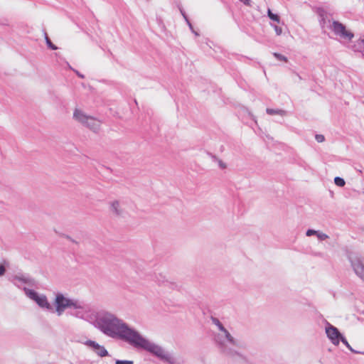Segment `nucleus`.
I'll return each instance as SVG.
<instances>
[{"label":"nucleus","mask_w":364,"mask_h":364,"mask_svg":"<svg viewBox=\"0 0 364 364\" xmlns=\"http://www.w3.org/2000/svg\"><path fill=\"white\" fill-rule=\"evenodd\" d=\"M347 257L355 274L364 281V257L360 253L353 252H349Z\"/></svg>","instance_id":"20e7f679"},{"label":"nucleus","mask_w":364,"mask_h":364,"mask_svg":"<svg viewBox=\"0 0 364 364\" xmlns=\"http://www.w3.org/2000/svg\"><path fill=\"white\" fill-rule=\"evenodd\" d=\"M296 75L298 76L299 80H302V77L301 76H300L299 74H296Z\"/></svg>","instance_id":"c9c22d12"},{"label":"nucleus","mask_w":364,"mask_h":364,"mask_svg":"<svg viewBox=\"0 0 364 364\" xmlns=\"http://www.w3.org/2000/svg\"><path fill=\"white\" fill-rule=\"evenodd\" d=\"M316 233H318V230H315L314 229H308L306 232V235L308 237H311L313 235L316 236Z\"/></svg>","instance_id":"bb28decb"},{"label":"nucleus","mask_w":364,"mask_h":364,"mask_svg":"<svg viewBox=\"0 0 364 364\" xmlns=\"http://www.w3.org/2000/svg\"><path fill=\"white\" fill-rule=\"evenodd\" d=\"M315 139L318 143H321L325 141V136L323 134H316Z\"/></svg>","instance_id":"cd10ccee"},{"label":"nucleus","mask_w":364,"mask_h":364,"mask_svg":"<svg viewBox=\"0 0 364 364\" xmlns=\"http://www.w3.org/2000/svg\"><path fill=\"white\" fill-rule=\"evenodd\" d=\"M55 311L58 316H61L64 311L68 308L82 309L85 308L83 301L65 297L63 294H56L55 299Z\"/></svg>","instance_id":"7ed1b4c3"},{"label":"nucleus","mask_w":364,"mask_h":364,"mask_svg":"<svg viewBox=\"0 0 364 364\" xmlns=\"http://www.w3.org/2000/svg\"><path fill=\"white\" fill-rule=\"evenodd\" d=\"M316 237H318V240H320L321 241L325 240L326 239L328 238V236L326 234L321 232L318 230V233H316Z\"/></svg>","instance_id":"393cba45"},{"label":"nucleus","mask_w":364,"mask_h":364,"mask_svg":"<svg viewBox=\"0 0 364 364\" xmlns=\"http://www.w3.org/2000/svg\"><path fill=\"white\" fill-rule=\"evenodd\" d=\"M330 28L337 36L342 39L351 41L354 37V33L346 29V26L338 21L333 20Z\"/></svg>","instance_id":"423d86ee"},{"label":"nucleus","mask_w":364,"mask_h":364,"mask_svg":"<svg viewBox=\"0 0 364 364\" xmlns=\"http://www.w3.org/2000/svg\"><path fill=\"white\" fill-rule=\"evenodd\" d=\"M95 353L99 355L100 357H106L109 356V352L105 348V346L100 345L99 348L95 351Z\"/></svg>","instance_id":"4468645a"},{"label":"nucleus","mask_w":364,"mask_h":364,"mask_svg":"<svg viewBox=\"0 0 364 364\" xmlns=\"http://www.w3.org/2000/svg\"><path fill=\"white\" fill-rule=\"evenodd\" d=\"M213 321L218 327L220 331H225V328L218 318H213Z\"/></svg>","instance_id":"4be33fe9"},{"label":"nucleus","mask_w":364,"mask_h":364,"mask_svg":"<svg viewBox=\"0 0 364 364\" xmlns=\"http://www.w3.org/2000/svg\"><path fill=\"white\" fill-rule=\"evenodd\" d=\"M340 342H342L347 347V348L348 350H350L352 353H356V354H363L364 355V352L358 351V350H355V349H353L351 347V346L348 343L347 339L346 338V337L343 335L340 338L339 343Z\"/></svg>","instance_id":"f8f14e48"},{"label":"nucleus","mask_w":364,"mask_h":364,"mask_svg":"<svg viewBox=\"0 0 364 364\" xmlns=\"http://www.w3.org/2000/svg\"><path fill=\"white\" fill-rule=\"evenodd\" d=\"M241 2H242L246 6H251L252 1L251 0H240Z\"/></svg>","instance_id":"7c9ffc66"},{"label":"nucleus","mask_w":364,"mask_h":364,"mask_svg":"<svg viewBox=\"0 0 364 364\" xmlns=\"http://www.w3.org/2000/svg\"><path fill=\"white\" fill-rule=\"evenodd\" d=\"M114 362H115V364H134V362L132 360H128L115 359Z\"/></svg>","instance_id":"b1692460"},{"label":"nucleus","mask_w":364,"mask_h":364,"mask_svg":"<svg viewBox=\"0 0 364 364\" xmlns=\"http://www.w3.org/2000/svg\"><path fill=\"white\" fill-rule=\"evenodd\" d=\"M211 156V157L214 159V160H218V165L220 166V168L222 169H224L226 168V164L221 160H219L217 159V157L215 156V155H213V154H210Z\"/></svg>","instance_id":"5701e85b"},{"label":"nucleus","mask_w":364,"mask_h":364,"mask_svg":"<svg viewBox=\"0 0 364 364\" xmlns=\"http://www.w3.org/2000/svg\"><path fill=\"white\" fill-rule=\"evenodd\" d=\"M185 21H186V23L188 24V26L189 28H190L191 30H193V25H192V23H191V21H190L189 18H188L185 19Z\"/></svg>","instance_id":"473e14b6"},{"label":"nucleus","mask_w":364,"mask_h":364,"mask_svg":"<svg viewBox=\"0 0 364 364\" xmlns=\"http://www.w3.org/2000/svg\"><path fill=\"white\" fill-rule=\"evenodd\" d=\"M354 52L363 53L364 51V38H359L351 46Z\"/></svg>","instance_id":"9d476101"},{"label":"nucleus","mask_w":364,"mask_h":364,"mask_svg":"<svg viewBox=\"0 0 364 364\" xmlns=\"http://www.w3.org/2000/svg\"><path fill=\"white\" fill-rule=\"evenodd\" d=\"M325 331L327 338L334 345H339V339L343 336L338 328L331 324L326 320H325Z\"/></svg>","instance_id":"0eeeda50"},{"label":"nucleus","mask_w":364,"mask_h":364,"mask_svg":"<svg viewBox=\"0 0 364 364\" xmlns=\"http://www.w3.org/2000/svg\"><path fill=\"white\" fill-rule=\"evenodd\" d=\"M334 183L336 186L339 187H343L346 184L345 180L339 176H336L334 178Z\"/></svg>","instance_id":"aec40b11"},{"label":"nucleus","mask_w":364,"mask_h":364,"mask_svg":"<svg viewBox=\"0 0 364 364\" xmlns=\"http://www.w3.org/2000/svg\"><path fill=\"white\" fill-rule=\"evenodd\" d=\"M266 112L269 115L279 114L281 116H284L287 113L285 110L272 108H267Z\"/></svg>","instance_id":"ddd939ff"},{"label":"nucleus","mask_w":364,"mask_h":364,"mask_svg":"<svg viewBox=\"0 0 364 364\" xmlns=\"http://www.w3.org/2000/svg\"><path fill=\"white\" fill-rule=\"evenodd\" d=\"M44 35H45L46 43L48 48L53 50H57L58 47L52 43V41H50V39L49 38V37L48 36V35L46 32H45Z\"/></svg>","instance_id":"f3484780"},{"label":"nucleus","mask_w":364,"mask_h":364,"mask_svg":"<svg viewBox=\"0 0 364 364\" xmlns=\"http://www.w3.org/2000/svg\"><path fill=\"white\" fill-rule=\"evenodd\" d=\"M85 124L94 132H97L99 128V122L96 121L93 117H89Z\"/></svg>","instance_id":"9b49d317"},{"label":"nucleus","mask_w":364,"mask_h":364,"mask_svg":"<svg viewBox=\"0 0 364 364\" xmlns=\"http://www.w3.org/2000/svg\"><path fill=\"white\" fill-rule=\"evenodd\" d=\"M271 25L274 28V29L276 32V34L277 36H280L282 33V28L280 26L275 25V24H271Z\"/></svg>","instance_id":"a878e982"},{"label":"nucleus","mask_w":364,"mask_h":364,"mask_svg":"<svg viewBox=\"0 0 364 364\" xmlns=\"http://www.w3.org/2000/svg\"><path fill=\"white\" fill-rule=\"evenodd\" d=\"M179 10H180V12H181V15L183 16L184 20L188 18V16L186 15L185 11L182 8H179Z\"/></svg>","instance_id":"c756f323"},{"label":"nucleus","mask_w":364,"mask_h":364,"mask_svg":"<svg viewBox=\"0 0 364 364\" xmlns=\"http://www.w3.org/2000/svg\"><path fill=\"white\" fill-rule=\"evenodd\" d=\"M6 268L3 264H0V277L5 274Z\"/></svg>","instance_id":"c85d7f7f"},{"label":"nucleus","mask_w":364,"mask_h":364,"mask_svg":"<svg viewBox=\"0 0 364 364\" xmlns=\"http://www.w3.org/2000/svg\"><path fill=\"white\" fill-rule=\"evenodd\" d=\"M191 31L196 35V36H199L198 33L196 32L193 28V30H191Z\"/></svg>","instance_id":"f704fd0d"},{"label":"nucleus","mask_w":364,"mask_h":364,"mask_svg":"<svg viewBox=\"0 0 364 364\" xmlns=\"http://www.w3.org/2000/svg\"><path fill=\"white\" fill-rule=\"evenodd\" d=\"M224 335L217 334L215 336L214 341L215 343L220 350V352L224 355L229 357L233 361L235 362H247V360L245 355L229 348L225 344V340L234 346L240 347V346L236 342L235 338L231 336V334L228 332V331L225 328V331H223Z\"/></svg>","instance_id":"f03ea898"},{"label":"nucleus","mask_w":364,"mask_h":364,"mask_svg":"<svg viewBox=\"0 0 364 364\" xmlns=\"http://www.w3.org/2000/svg\"><path fill=\"white\" fill-rule=\"evenodd\" d=\"M273 55L275 57L276 59L280 61L287 62L288 59L286 56L284 55L279 53H274Z\"/></svg>","instance_id":"412c9836"},{"label":"nucleus","mask_w":364,"mask_h":364,"mask_svg":"<svg viewBox=\"0 0 364 364\" xmlns=\"http://www.w3.org/2000/svg\"><path fill=\"white\" fill-rule=\"evenodd\" d=\"M26 295L34 301L41 308L46 309L48 311H53L52 305L48 302V299L44 294H39L36 291L28 289L27 287L23 288Z\"/></svg>","instance_id":"39448f33"},{"label":"nucleus","mask_w":364,"mask_h":364,"mask_svg":"<svg viewBox=\"0 0 364 364\" xmlns=\"http://www.w3.org/2000/svg\"><path fill=\"white\" fill-rule=\"evenodd\" d=\"M83 309H84V308L82 309H75V311H71L70 313V314L73 316H75L77 318H83V316H84Z\"/></svg>","instance_id":"6ab92c4d"},{"label":"nucleus","mask_w":364,"mask_h":364,"mask_svg":"<svg viewBox=\"0 0 364 364\" xmlns=\"http://www.w3.org/2000/svg\"><path fill=\"white\" fill-rule=\"evenodd\" d=\"M73 71L75 72V73L81 79H83L85 78V75H82V73H80L78 70H73Z\"/></svg>","instance_id":"2f4dec72"},{"label":"nucleus","mask_w":364,"mask_h":364,"mask_svg":"<svg viewBox=\"0 0 364 364\" xmlns=\"http://www.w3.org/2000/svg\"><path fill=\"white\" fill-rule=\"evenodd\" d=\"M85 344L90 348L94 352L99 348L100 344L95 341L87 340Z\"/></svg>","instance_id":"dca6fc26"},{"label":"nucleus","mask_w":364,"mask_h":364,"mask_svg":"<svg viewBox=\"0 0 364 364\" xmlns=\"http://www.w3.org/2000/svg\"><path fill=\"white\" fill-rule=\"evenodd\" d=\"M73 117L78 122L85 124V123L87 120H89L90 117L84 114V113L82 111H80L77 109H75V110L74 111V113H73Z\"/></svg>","instance_id":"1a4fd4ad"},{"label":"nucleus","mask_w":364,"mask_h":364,"mask_svg":"<svg viewBox=\"0 0 364 364\" xmlns=\"http://www.w3.org/2000/svg\"><path fill=\"white\" fill-rule=\"evenodd\" d=\"M119 203L117 200H114L111 204V209L113 212H114L117 215H120V211L119 210Z\"/></svg>","instance_id":"a211bd4d"},{"label":"nucleus","mask_w":364,"mask_h":364,"mask_svg":"<svg viewBox=\"0 0 364 364\" xmlns=\"http://www.w3.org/2000/svg\"><path fill=\"white\" fill-rule=\"evenodd\" d=\"M95 327L105 335L119 338L135 348L143 349L164 363L175 364V358L164 349L143 337L139 331L131 328L127 323L107 311L97 314Z\"/></svg>","instance_id":"f257e3e1"},{"label":"nucleus","mask_w":364,"mask_h":364,"mask_svg":"<svg viewBox=\"0 0 364 364\" xmlns=\"http://www.w3.org/2000/svg\"><path fill=\"white\" fill-rule=\"evenodd\" d=\"M267 16L273 21L277 22L278 23H280V16L277 14H274L272 11L270 9L267 10Z\"/></svg>","instance_id":"2eb2a0df"},{"label":"nucleus","mask_w":364,"mask_h":364,"mask_svg":"<svg viewBox=\"0 0 364 364\" xmlns=\"http://www.w3.org/2000/svg\"><path fill=\"white\" fill-rule=\"evenodd\" d=\"M66 238L70 240V241H72L73 242H75V241L74 240H73L70 236L68 235H66Z\"/></svg>","instance_id":"72a5a7b5"},{"label":"nucleus","mask_w":364,"mask_h":364,"mask_svg":"<svg viewBox=\"0 0 364 364\" xmlns=\"http://www.w3.org/2000/svg\"><path fill=\"white\" fill-rule=\"evenodd\" d=\"M11 281L14 285L17 287H18V282L26 284L30 286H33L35 284V280L28 274L14 275L11 279Z\"/></svg>","instance_id":"6e6552de"}]
</instances>
